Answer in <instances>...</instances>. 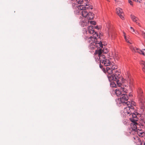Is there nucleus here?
<instances>
[{"label": "nucleus", "instance_id": "nucleus-1", "mask_svg": "<svg viewBox=\"0 0 145 145\" xmlns=\"http://www.w3.org/2000/svg\"><path fill=\"white\" fill-rule=\"evenodd\" d=\"M137 93L140 101V109L142 110V111H144V98L143 96V92L140 88H138L137 90Z\"/></svg>", "mask_w": 145, "mask_h": 145}, {"label": "nucleus", "instance_id": "nucleus-2", "mask_svg": "<svg viewBox=\"0 0 145 145\" xmlns=\"http://www.w3.org/2000/svg\"><path fill=\"white\" fill-rule=\"evenodd\" d=\"M115 72V75L112 74V75H108V77L110 82H111L112 81H116L117 84H118L119 79V77L118 76V75H120V72L117 71Z\"/></svg>", "mask_w": 145, "mask_h": 145}, {"label": "nucleus", "instance_id": "nucleus-3", "mask_svg": "<svg viewBox=\"0 0 145 145\" xmlns=\"http://www.w3.org/2000/svg\"><path fill=\"white\" fill-rule=\"evenodd\" d=\"M95 54H98V57H99V60L100 63L103 64V62L106 59L105 55L102 54V50L100 49L99 50H96L94 53Z\"/></svg>", "mask_w": 145, "mask_h": 145}, {"label": "nucleus", "instance_id": "nucleus-4", "mask_svg": "<svg viewBox=\"0 0 145 145\" xmlns=\"http://www.w3.org/2000/svg\"><path fill=\"white\" fill-rule=\"evenodd\" d=\"M136 113V112H135ZM137 115L138 116H140V117H141V118L140 120V123L141 126H142L144 127L145 126V112H144V113L140 114L139 113L136 112Z\"/></svg>", "mask_w": 145, "mask_h": 145}, {"label": "nucleus", "instance_id": "nucleus-5", "mask_svg": "<svg viewBox=\"0 0 145 145\" xmlns=\"http://www.w3.org/2000/svg\"><path fill=\"white\" fill-rule=\"evenodd\" d=\"M94 46H95L98 50H99L101 49L102 50V49L103 47V45L102 44V42L101 41L99 42L97 40L96 42L95 41L93 42V44Z\"/></svg>", "mask_w": 145, "mask_h": 145}, {"label": "nucleus", "instance_id": "nucleus-6", "mask_svg": "<svg viewBox=\"0 0 145 145\" xmlns=\"http://www.w3.org/2000/svg\"><path fill=\"white\" fill-rule=\"evenodd\" d=\"M117 13L120 17L123 20L124 17L123 16V13L122 9L120 8H118L116 9Z\"/></svg>", "mask_w": 145, "mask_h": 145}, {"label": "nucleus", "instance_id": "nucleus-7", "mask_svg": "<svg viewBox=\"0 0 145 145\" xmlns=\"http://www.w3.org/2000/svg\"><path fill=\"white\" fill-rule=\"evenodd\" d=\"M121 97L120 99L121 103H124V101H127L129 99L127 95L125 93L122 94Z\"/></svg>", "mask_w": 145, "mask_h": 145}, {"label": "nucleus", "instance_id": "nucleus-8", "mask_svg": "<svg viewBox=\"0 0 145 145\" xmlns=\"http://www.w3.org/2000/svg\"><path fill=\"white\" fill-rule=\"evenodd\" d=\"M88 32L91 34H93L94 35V39H97V37H98V35L97 32H95L94 30L93 29H92L90 28V27H88Z\"/></svg>", "mask_w": 145, "mask_h": 145}, {"label": "nucleus", "instance_id": "nucleus-9", "mask_svg": "<svg viewBox=\"0 0 145 145\" xmlns=\"http://www.w3.org/2000/svg\"><path fill=\"white\" fill-rule=\"evenodd\" d=\"M130 120H131V121L133 123L134 126V125H135V126H136V131L137 130V128H138V126H140V124L138 125V123L136 122V121H137V120H135V119H134L133 118L131 119Z\"/></svg>", "mask_w": 145, "mask_h": 145}, {"label": "nucleus", "instance_id": "nucleus-10", "mask_svg": "<svg viewBox=\"0 0 145 145\" xmlns=\"http://www.w3.org/2000/svg\"><path fill=\"white\" fill-rule=\"evenodd\" d=\"M94 14L90 12H89V14L86 17L89 20H93L94 17Z\"/></svg>", "mask_w": 145, "mask_h": 145}, {"label": "nucleus", "instance_id": "nucleus-11", "mask_svg": "<svg viewBox=\"0 0 145 145\" xmlns=\"http://www.w3.org/2000/svg\"><path fill=\"white\" fill-rule=\"evenodd\" d=\"M104 65L105 66H110L111 64V62L108 59H106L103 62Z\"/></svg>", "mask_w": 145, "mask_h": 145}, {"label": "nucleus", "instance_id": "nucleus-12", "mask_svg": "<svg viewBox=\"0 0 145 145\" xmlns=\"http://www.w3.org/2000/svg\"><path fill=\"white\" fill-rule=\"evenodd\" d=\"M115 93L118 96H121L122 94H123L122 91H121V88L120 90L118 89H116L115 90Z\"/></svg>", "mask_w": 145, "mask_h": 145}, {"label": "nucleus", "instance_id": "nucleus-13", "mask_svg": "<svg viewBox=\"0 0 145 145\" xmlns=\"http://www.w3.org/2000/svg\"><path fill=\"white\" fill-rule=\"evenodd\" d=\"M89 14V12H88L86 11V10H83L80 13V14H82V16L84 17H86Z\"/></svg>", "mask_w": 145, "mask_h": 145}, {"label": "nucleus", "instance_id": "nucleus-14", "mask_svg": "<svg viewBox=\"0 0 145 145\" xmlns=\"http://www.w3.org/2000/svg\"><path fill=\"white\" fill-rule=\"evenodd\" d=\"M106 70L107 72L108 73L109 75H112V74L113 73L112 69H111V68L110 67H107L106 68Z\"/></svg>", "mask_w": 145, "mask_h": 145}, {"label": "nucleus", "instance_id": "nucleus-15", "mask_svg": "<svg viewBox=\"0 0 145 145\" xmlns=\"http://www.w3.org/2000/svg\"><path fill=\"white\" fill-rule=\"evenodd\" d=\"M130 106H127L124 108V111L125 113H127V114H130L131 112V111H128V110H130Z\"/></svg>", "mask_w": 145, "mask_h": 145}, {"label": "nucleus", "instance_id": "nucleus-16", "mask_svg": "<svg viewBox=\"0 0 145 145\" xmlns=\"http://www.w3.org/2000/svg\"><path fill=\"white\" fill-rule=\"evenodd\" d=\"M78 9L79 10H86V7L84 5H78Z\"/></svg>", "mask_w": 145, "mask_h": 145}, {"label": "nucleus", "instance_id": "nucleus-17", "mask_svg": "<svg viewBox=\"0 0 145 145\" xmlns=\"http://www.w3.org/2000/svg\"><path fill=\"white\" fill-rule=\"evenodd\" d=\"M108 50L106 48H104L103 50H102V53H105V54H107L108 53Z\"/></svg>", "mask_w": 145, "mask_h": 145}, {"label": "nucleus", "instance_id": "nucleus-18", "mask_svg": "<svg viewBox=\"0 0 145 145\" xmlns=\"http://www.w3.org/2000/svg\"><path fill=\"white\" fill-rule=\"evenodd\" d=\"M140 64L144 66V67L142 68V70L145 72V62L142 61L140 62Z\"/></svg>", "mask_w": 145, "mask_h": 145}, {"label": "nucleus", "instance_id": "nucleus-19", "mask_svg": "<svg viewBox=\"0 0 145 145\" xmlns=\"http://www.w3.org/2000/svg\"><path fill=\"white\" fill-rule=\"evenodd\" d=\"M110 85L112 87H116V84L114 82V81H113V82H112L111 83H110Z\"/></svg>", "mask_w": 145, "mask_h": 145}, {"label": "nucleus", "instance_id": "nucleus-20", "mask_svg": "<svg viewBox=\"0 0 145 145\" xmlns=\"http://www.w3.org/2000/svg\"><path fill=\"white\" fill-rule=\"evenodd\" d=\"M121 91H122V92H123V93L126 94L127 93L126 91L127 90H126V89L124 88H121Z\"/></svg>", "mask_w": 145, "mask_h": 145}, {"label": "nucleus", "instance_id": "nucleus-21", "mask_svg": "<svg viewBox=\"0 0 145 145\" xmlns=\"http://www.w3.org/2000/svg\"><path fill=\"white\" fill-rule=\"evenodd\" d=\"M130 114H132V116L133 118H137V116L135 113L133 112L132 113L131 112Z\"/></svg>", "mask_w": 145, "mask_h": 145}, {"label": "nucleus", "instance_id": "nucleus-22", "mask_svg": "<svg viewBox=\"0 0 145 145\" xmlns=\"http://www.w3.org/2000/svg\"><path fill=\"white\" fill-rule=\"evenodd\" d=\"M72 1H76L77 3L78 4H82L83 2V0H72Z\"/></svg>", "mask_w": 145, "mask_h": 145}, {"label": "nucleus", "instance_id": "nucleus-23", "mask_svg": "<svg viewBox=\"0 0 145 145\" xmlns=\"http://www.w3.org/2000/svg\"><path fill=\"white\" fill-rule=\"evenodd\" d=\"M90 22V24L92 25H95L96 24V22L94 21H88V22Z\"/></svg>", "mask_w": 145, "mask_h": 145}, {"label": "nucleus", "instance_id": "nucleus-24", "mask_svg": "<svg viewBox=\"0 0 145 145\" xmlns=\"http://www.w3.org/2000/svg\"><path fill=\"white\" fill-rule=\"evenodd\" d=\"M110 67L111 68V69H112V71H113V70H114L116 69H117L116 67H115L113 65H112V66L110 65Z\"/></svg>", "mask_w": 145, "mask_h": 145}, {"label": "nucleus", "instance_id": "nucleus-25", "mask_svg": "<svg viewBox=\"0 0 145 145\" xmlns=\"http://www.w3.org/2000/svg\"><path fill=\"white\" fill-rule=\"evenodd\" d=\"M86 9H92L93 8V7L91 6H89L88 7H86Z\"/></svg>", "mask_w": 145, "mask_h": 145}, {"label": "nucleus", "instance_id": "nucleus-26", "mask_svg": "<svg viewBox=\"0 0 145 145\" xmlns=\"http://www.w3.org/2000/svg\"><path fill=\"white\" fill-rule=\"evenodd\" d=\"M87 24L86 23H85V22H83L81 24V25L82 27H84V26H86Z\"/></svg>", "mask_w": 145, "mask_h": 145}, {"label": "nucleus", "instance_id": "nucleus-27", "mask_svg": "<svg viewBox=\"0 0 145 145\" xmlns=\"http://www.w3.org/2000/svg\"><path fill=\"white\" fill-rule=\"evenodd\" d=\"M131 18L132 20L135 19V18H137L133 15H131Z\"/></svg>", "mask_w": 145, "mask_h": 145}, {"label": "nucleus", "instance_id": "nucleus-28", "mask_svg": "<svg viewBox=\"0 0 145 145\" xmlns=\"http://www.w3.org/2000/svg\"><path fill=\"white\" fill-rule=\"evenodd\" d=\"M124 33V38H125V40L127 42H128L129 43H130V44H131V43H130L129 41H127L128 40L127 39V37H126V36H125V33Z\"/></svg>", "mask_w": 145, "mask_h": 145}, {"label": "nucleus", "instance_id": "nucleus-29", "mask_svg": "<svg viewBox=\"0 0 145 145\" xmlns=\"http://www.w3.org/2000/svg\"><path fill=\"white\" fill-rule=\"evenodd\" d=\"M122 103L123 104V105H126L127 104L129 103H130V102L129 101H127V102H125V101H124V103Z\"/></svg>", "mask_w": 145, "mask_h": 145}, {"label": "nucleus", "instance_id": "nucleus-30", "mask_svg": "<svg viewBox=\"0 0 145 145\" xmlns=\"http://www.w3.org/2000/svg\"><path fill=\"white\" fill-rule=\"evenodd\" d=\"M131 0H129L128 1L130 5H133L132 2Z\"/></svg>", "mask_w": 145, "mask_h": 145}, {"label": "nucleus", "instance_id": "nucleus-31", "mask_svg": "<svg viewBox=\"0 0 145 145\" xmlns=\"http://www.w3.org/2000/svg\"><path fill=\"white\" fill-rule=\"evenodd\" d=\"M138 20V18H135V19H134V20H133L134 22H136V23H137V21Z\"/></svg>", "mask_w": 145, "mask_h": 145}, {"label": "nucleus", "instance_id": "nucleus-32", "mask_svg": "<svg viewBox=\"0 0 145 145\" xmlns=\"http://www.w3.org/2000/svg\"><path fill=\"white\" fill-rule=\"evenodd\" d=\"M140 54H142L145 56V54H144V53L142 51L140 50Z\"/></svg>", "mask_w": 145, "mask_h": 145}, {"label": "nucleus", "instance_id": "nucleus-33", "mask_svg": "<svg viewBox=\"0 0 145 145\" xmlns=\"http://www.w3.org/2000/svg\"><path fill=\"white\" fill-rule=\"evenodd\" d=\"M130 106V109H131L133 110H134V107L133 106H132L131 105H130V106Z\"/></svg>", "mask_w": 145, "mask_h": 145}, {"label": "nucleus", "instance_id": "nucleus-34", "mask_svg": "<svg viewBox=\"0 0 145 145\" xmlns=\"http://www.w3.org/2000/svg\"><path fill=\"white\" fill-rule=\"evenodd\" d=\"M140 145H145V143L144 142H143V141L140 142Z\"/></svg>", "mask_w": 145, "mask_h": 145}, {"label": "nucleus", "instance_id": "nucleus-35", "mask_svg": "<svg viewBox=\"0 0 145 145\" xmlns=\"http://www.w3.org/2000/svg\"><path fill=\"white\" fill-rule=\"evenodd\" d=\"M88 27H90V28L92 29H93V26H88Z\"/></svg>", "mask_w": 145, "mask_h": 145}, {"label": "nucleus", "instance_id": "nucleus-36", "mask_svg": "<svg viewBox=\"0 0 145 145\" xmlns=\"http://www.w3.org/2000/svg\"><path fill=\"white\" fill-rule=\"evenodd\" d=\"M130 29H131V31H133V32H134L135 31L134 29L132 27H130Z\"/></svg>", "mask_w": 145, "mask_h": 145}, {"label": "nucleus", "instance_id": "nucleus-37", "mask_svg": "<svg viewBox=\"0 0 145 145\" xmlns=\"http://www.w3.org/2000/svg\"><path fill=\"white\" fill-rule=\"evenodd\" d=\"M142 35L144 36V35H145V33L143 31H142Z\"/></svg>", "mask_w": 145, "mask_h": 145}, {"label": "nucleus", "instance_id": "nucleus-38", "mask_svg": "<svg viewBox=\"0 0 145 145\" xmlns=\"http://www.w3.org/2000/svg\"><path fill=\"white\" fill-rule=\"evenodd\" d=\"M101 63H100V65H99V67H100V68H102L103 67V66L101 64Z\"/></svg>", "mask_w": 145, "mask_h": 145}, {"label": "nucleus", "instance_id": "nucleus-39", "mask_svg": "<svg viewBox=\"0 0 145 145\" xmlns=\"http://www.w3.org/2000/svg\"><path fill=\"white\" fill-rule=\"evenodd\" d=\"M133 126H134V128H135V129H133L134 130V131H136V126H135L134 125H134H133ZM137 130H139V129H137V130L136 131H137Z\"/></svg>", "mask_w": 145, "mask_h": 145}, {"label": "nucleus", "instance_id": "nucleus-40", "mask_svg": "<svg viewBox=\"0 0 145 145\" xmlns=\"http://www.w3.org/2000/svg\"><path fill=\"white\" fill-rule=\"evenodd\" d=\"M94 27H95V28L96 29H99V28L98 27V26H95Z\"/></svg>", "mask_w": 145, "mask_h": 145}, {"label": "nucleus", "instance_id": "nucleus-41", "mask_svg": "<svg viewBox=\"0 0 145 145\" xmlns=\"http://www.w3.org/2000/svg\"><path fill=\"white\" fill-rule=\"evenodd\" d=\"M122 82H123V83L124 82H125V80L123 78H122Z\"/></svg>", "mask_w": 145, "mask_h": 145}, {"label": "nucleus", "instance_id": "nucleus-42", "mask_svg": "<svg viewBox=\"0 0 145 145\" xmlns=\"http://www.w3.org/2000/svg\"><path fill=\"white\" fill-rule=\"evenodd\" d=\"M93 39V37H92L91 36V37H89L88 38V39Z\"/></svg>", "mask_w": 145, "mask_h": 145}, {"label": "nucleus", "instance_id": "nucleus-43", "mask_svg": "<svg viewBox=\"0 0 145 145\" xmlns=\"http://www.w3.org/2000/svg\"><path fill=\"white\" fill-rule=\"evenodd\" d=\"M131 96H132V95L131 94H130V93L129 94V96H128L129 97H131Z\"/></svg>", "mask_w": 145, "mask_h": 145}, {"label": "nucleus", "instance_id": "nucleus-44", "mask_svg": "<svg viewBox=\"0 0 145 145\" xmlns=\"http://www.w3.org/2000/svg\"><path fill=\"white\" fill-rule=\"evenodd\" d=\"M130 103H127V105H127L128 106H129V105H130Z\"/></svg>", "mask_w": 145, "mask_h": 145}, {"label": "nucleus", "instance_id": "nucleus-45", "mask_svg": "<svg viewBox=\"0 0 145 145\" xmlns=\"http://www.w3.org/2000/svg\"><path fill=\"white\" fill-rule=\"evenodd\" d=\"M86 7H88V6L87 4H86L85 6Z\"/></svg>", "mask_w": 145, "mask_h": 145}, {"label": "nucleus", "instance_id": "nucleus-46", "mask_svg": "<svg viewBox=\"0 0 145 145\" xmlns=\"http://www.w3.org/2000/svg\"><path fill=\"white\" fill-rule=\"evenodd\" d=\"M130 86H131V84H130Z\"/></svg>", "mask_w": 145, "mask_h": 145}, {"label": "nucleus", "instance_id": "nucleus-47", "mask_svg": "<svg viewBox=\"0 0 145 145\" xmlns=\"http://www.w3.org/2000/svg\"><path fill=\"white\" fill-rule=\"evenodd\" d=\"M143 36L144 37V38L145 39V35Z\"/></svg>", "mask_w": 145, "mask_h": 145}, {"label": "nucleus", "instance_id": "nucleus-48", "mask_svg": "<svg viewBox=\"0 0 145 145\" xmlns=\"http://www.w3.org/2000/svg\"><path fill=\"white\" fill-rule=\"evenodd\" d=\"M138 141H140V142H141V140H139Z\"/></svg>", "mask_w": 145, "mask_h": 145}, {"label": "nucleus", "instance_id": "nucleus-49", "mask_svg": "<svg viewBox=\"0 0 145 145\" xmlns=\"http://www.w3.org/2000/svg\"><path fill=\"white\" fill-rule=\"evenodd\" d=\"M137 49V50H138V48H137V49Z\"/></svg>", "mask_w": 145, "mask_h": 145}]
</instances>
